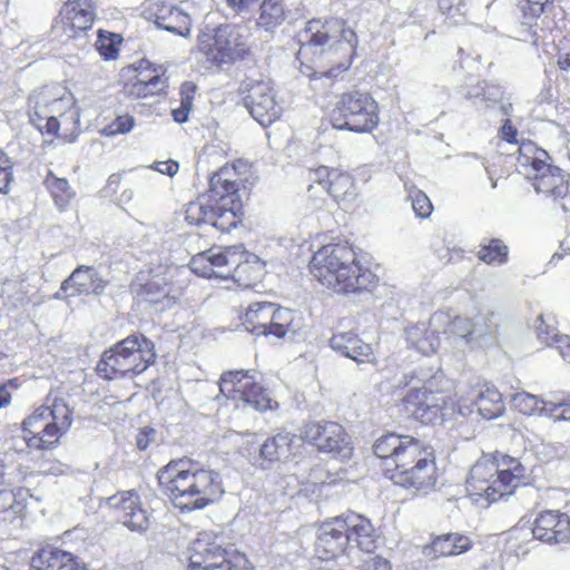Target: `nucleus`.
I'll return each mask as SVG.
<instances>
[{"label":"nucleus","mask_w":570,"mask_h":570,"mask_svg":"<svg viewBox=\"0 0 570 570\" xmlns=\"http://www.w3.org/2000/svg\"><path fill=\"white\" fill-rule=\"evenodd\" d=\"M247 171V163L239 159L214 173L207 191L187 205V223L196 226L210 225L222 232L236 227L237 212L242 207L239 186Z\"/></svg>","instance_id":"obj_1"},{"label":"nucleus","mask_w":570,"mask_h":570,"mask_svg":"<svg viewBox=\"0 0 570 570\" xmlns=\"http://www.w3.org/2000/svg\"><path fill=\"white\" fill-rule=\"evenodd\" d=\"M298 41L301 43L297 52L298 60L312 53L318 59L324 57L327 63L333 65L325 70H314L307 66L306 70L301 69L302 73L309 78L336 77L340 72L347 70L357 46L355 31L338 18L307 21L305 28L298 32Z\"/></svg>","instance_id":"obj_2"},{"label":"nucleus","mask_w":570,"mask_h":570,"mask_svg":"<svg viewBox=\"0 0 570 570\" xmlns=\"http://www.w3.org/2000/svg\"><path fill=\"white\" fill-rule=\"evenodd\" d=\"M158 482L181 511L204 509L224 493L219 473L187 458L173 460L158 472Z\"/></svg>","instance_id":"obj_3"},{"label":"nucleus","mask_w":570,"mask_h":570,"mask_svg":"<svg viewBox=\"0 0 570 570\" xmlns=\"http://www.w3.org/2000/svg\"><path fill=\"white\" fill-rule=\"evenodd\" d=\"M309 268L323 286L336 293L371 291L377 282L376 275L360 263L355 249L347 242L322 246L314 253Z\"/></svg>","instance_id":"obj_4"},{"label":"nucleus","mask_w":570,"mask_h":570,"mask_svg":"<svg viewBox=\"0 0 570 570\" xmlns=\"http://www.w3.org/2000/svg\"><path fill=\"white\" fill-rule=\"evenodd\" d=\"M527 469L509 455L482 456L470 470L466 492L478 504H490L507 495L525 480Z\"/></svg>","instance_id":"obj_5"},{"label":"nucleus","mask_w":570,"mask_h":570,"mask_svg":"<svg viewBox=\"0 0 570 570\" xmlns=\"http://www.w3.org/2000/svg\"><path fill=\"white\" fill-rule=\"evenodd\" d=\"M30 121L40 131L65 136L73 134L79 125L75 97L67 88L52 85L35 90L29 96Z\"/></svg>","instance_id":"obj_6"},{"label":"nucleus","mask_w":570,"mask_h":570,"mask_svg":"<svg viewBox=\"0 0 570 570\" xmlns=\"http://www.w3.org/2000/svg\"><path fill=\"white\" fill-rule=\"evenodd\" d=\"M72 424V410L62 397H48L23 421L27 445L36 450L53 448Z\"/></svg>","instance_id":"obj_7"},{"label":"nucleus","mask_w":570,"mask_h":570,"mask_svg":"<svg viewBox=\"0 0 570 570\" xmlns=\"http://www.w3.org/2000/svg\"><path fill=\"white\" fill-rule=\"evenodd\" d=\"M154 347L144 335H129L102 353L97 372L106 380L140 374L155 362Z\"/></svg>","instance_id":"obj_8"},{"label":"nucleus","mask_w":570,"mask_h":570,"mask_svg":"<svg viewBox=\"0 0 570 570\" xmlns=\"http://www.w3.org/2000/svg\"><path fill=\"white\" fill-rule=\"evenodd\" d=\"M549 155L532 142L518 147L517 170L532 183L538 194L552 200H563L568 194L566 174L557 166L548 164Z\"/></svg>","instance_id":"obj_9"},{"label":"nucleus","mask_w":570,"mask_h":570,"mask_svg":"<svg viewBox=\"0 0 570 570\" xmlns=\"http://www.w3.org/2000/svg\"><path fill=\"white\" fill-rule=\"evenodd\" d=\"M330 121L340 130L371 132L380 122L379 105L368 92H344L336 97L330 111Z\"/></svg>","instance_id":"obj_10"},{"label":"nucleus","mask_w":570,"mask_h":570,"mask_svg":"<svg viewBox=\"0 0 570 570\" xmlns=\"http://www.w3.org/2000/svg\"><path fill=\"white\" fill-rule=\"evenodd\" d=\"M198 50L213 66L229 67L249 55L248 35L236 24L219 26L198 36Z\"/></svg>","instance_id":"obj_11"},{"label":"nucleus","mask_w":570,"mask_h":570,"mask_svg":"<svg viewBox=\"0 0 570 570\" xmlns=\"http://www.w3.org/2000/svg\"><path fill=\"white\" fill-rule=\"evenodd\" d=\"M219 391L227 399L242 402L243 406H249L259 412L272 410L277 405L262 385L261 374L256 371L224 372L219 381Z\"/></svg>","instance_id":"obj_12"},{"label":"nucleus","mask_w":570,"mask_h":570,"mask_svg":"<svg viewBox=\"0 0 570 570\" xmlns=\"http://www.w3.org/2000/svg\"><path fill=\"white\" fill-rule=\"evenodd\" d=\"M436 464L433 452L421 443L415 446V452L404 465L399 464L390 474L394 484L403 487L413 493H428L438 480Z\"/></svg>","instance_id":"obj_13"},{"label":"nucleus","mask_w":570,"mask_h":570,"mask_svg":"<svg viewBox=\"0 0 570 570\" xmlns=\"http://www.w3.org/2000/svg\"><path fill=\"white\" fill-rule=\"evenodd\" d=\"M240 91L246 109L261 126L267 127L281 117L282 107L276 102L271 80L247 77L242 81Z\"/></svg>","instance_id":"obj_14"},{"label":"nucleus","mask_w":570,"mask_h":570,"mask_svg":"<svg viewBox=\"0 0 570 570\" xmlns=\"http://www.w3.org/2000/svg\"><path fill=\"white\" fill-rule=\"evenodd\" d=\"M303 441L313 443L321 452L341 460L352 455L353 448L342 425L335 422H309L301 431Z\"/></svg>","instance_id":"obj_15"},{"label":"nucleus","mask_w":570,"mask_h":570,"mask_svg":"<svg viewBox=\"0 0 570 570\" xmlns=\"http://www.w3.org/2000/svg\"><path fill=\"white\" fill-rule=\"evenodd\" d=\"M458 406L463 415L471 412V406H475L478 413L485 420L501 416L505 409L502 394L489 382L478 383L468 395H461Z\"/></svg>","instance_id":"obj_16"},{"label":"nucleus","mask_w":570,"mask_h":570,"mask_svg":"<svg viewBox=\"0 0 570 570\" xmlns=\"http://www.w3.org/2000/svg\"><path fill=\"white\" fill-rule=\"evenodd\" d=\"M242 254L243 245L229 246L217 253H202L191 258L190 268L203 277L228 279L232 277L235 263H237V255Z\"/></svg>","instance_id":"obj_17"},{"label":"nucleus","mask_w":570,"mask_h":570,"mask_svg":"<svg viewBox=\"0 0 570 570\" xmlns=\"http://www.w3.org/2000/svg\"><path fill=\"white\" fill-rule=\"evenodd\" d=\"M142 16L169 32L186 37L190 30V18L187 13L163 0H146Z\"/></svg>","instance_id":"obj_18"},{"label":"nucleus","mask_w":570,"mask_h":570,"mask_svg":"<svg viewBox=\"0 0 570 570\" xmlns=\"http://www.w3.org/2000/svg\"><path fill=\"white\" fill-rule=\"evenodd\" d=\"M419 443L413 436L389 433L375 441L373 451L384 460L386 471L392 473L399 464L404 465L411 459Z\"/></svg>","instance_id":"obj_19"},{"label":"nucleus","mask_w":570,"mask_h":570,"mask_svg":"<svg viewBox=\"0 0 570 570\" xmlns=\"http://www.w3.org/2000/svg\"><path fill=\"white\" fill-rule=\"evenodd\" d=\"M189 562L233 568L246 563V557L242 553L228 552L219 543L212 541L209 534L203 533L191 544Z\"/></svg>","instance_id":"obj_20"},{"label":"nucleus","mask_w":570,"mask_h":570,"mask_svg":"<svg viewBox=\"0 0 570 570\" xmlns=\"http://www.w3.org/2000/svg\"><path fill=\"white\" fill-rule=\"evenodd\" d=\"M347 528L342 517L321 524L315 543V551L320 559H334L348 550Z\"/></svg>","instance_id":"obj_21"},{"label":"nucleus","mask_w":570,"mask_h":570,"mask_svg":"<svg viewBox=\"0 0 570 570\" xmlns=\"http://www.w3.org/2000/svg\"><path fill=\"white\" fill-rule=\"evenodd\" d=\"M119 520L132 531L144 532L149 525V514L141 507L140 498L134 490L117 493L107 501Z\"/></svg>","instance_id":"obj_22"},{"label":"nucleus","mask_w":570,"mask_h":570,"mask_svg":"<svg viewBox=\"0 0 570 570\" xmlns=\"http://www.w3.org/2000/svg\"><path fill=\"white\" fill-rule=\"evenodd\" d=\"M446 321V314L434 313L430 321L419 322L404 330V337L407 345L423 355H430L440 347L439 328Z\"/></svg>","instance_id":"obj_23"},{"label":"nucleus","mask_w":570,"mask_h":570,"mask_svg":"<svg viewBox=\"0 0 570 570\" xmlns=\"http://www.w3.org/2000/svg\"><path fill=\"white\" fill-rule=\"evenodd\" d=\"M532 534L537 540L550 544L570 542L569 514L559 510L540 512L533 522Z\"/></svg>","instance_id":"obj_24"},{"label":"nucleus","mask_w":570,"mask_h":570,"mask_svg":"<svg viewBox=\"0 0 570 570\" xmlns=\"http://www.w3.org/2000/svg\"><path fill=\"white\" fill-rule=\"evenodd\" d=\"M301 441V438L288 431H279L263 442L255 464L262 470H268L276 462L287 461L295 454Z\"/></svg>","instance_id":"obj_25"},{"label":"nucleus","mask_w":570,"mask_h":570,"mask_svg":"<svg viewBox=\"0 0 570 570\" xmlns=\"http://www.w3.org/2000/svg\"><path fill=\"white\" fill-rule=\"evenodd\" d=\"M107 286L98 271L92 266L80 265L67 277L60 286V292H70L75 295H100Z\"/></svg>","instance_id":"obj_26"},{"label":"nucleus","mask_w":570,"mask_h":570,"mask_svg":"<svg viewBox=\"0 0 570 570\" xmlns=\"http://www.w3.org/2000/svg\"><path fill=\"white\" fill-rule=\"evenodd\" d=\"M331 347L337 353L355 361L356 363L374 362L372 345L363 342L353 332H341L334 334L330 340Z\"/></svg>","instance_id":"obj_27"},{"label":"nucleus","mask_w":570,"mask_h":570,"mask_svg":"<svg viewBox=\"0 0 570 570\" xmlns=\"http://www.w3.org/2000/svg\"><path fill=\"white\" fill-rule=\"evenodd\" d=\"M180 295V289L170 285L166 277L155 276L138 293L140 301L159 306V311L171 307Z\"/></svg>","instance_id":"obj_28"},{"label":"nucleus","mask_w":570,"mask_h":570,"mask_svg":"<svg viewBox=\"0 0 570 570\" xmlns=\"http://www.w3.org/2000/svg\"><path fill=\"white\" fill-rule=\"evenodd\" d=\"M344 521L348 528L346 534H348V549L355 547L362 551L371 552L375 549V531L368 519L361 514L351 513L344 518Z\"/></svg>","instance_id":"obj_29"},{"label":"nucleus","mask_w":570,"mask_h":570,"mask_svg":"<svg viewBox=\"0 0 570 570\" xmlns=\"http://www.w3.org/2000/svg\"><path fill=\"white\" fill-rule=\"evenodd\" d=\"M30 568L31 570H86L70 552L53 548L42 549L33 556Z\"/></svg>","instance_id":"obj_30"},{"label":"nucleus","mask_w":570,"mask_h":570,"mask_svg":"<svg viewBox=\"0 0 570 570\" xmlns=\"http://www.w3.org/2000/svg\"><path fill=\"white\" fill-rule=\"evenodd\" d=\"M62 21L72 30L85 31L90 29L95 11L91 0H68L60 11Z\"/></svg>","instance_id":"obj_31"},{"label":"nucleus","mask_w":570,"mask_h":570,"mask_svg":"<svg viewBox=\"0 0 570 570\" xmlns=\"http://www.w3.org/2000/svg\"><path fill=\"white\" fill-rule=\"evenodd\" d=\"M472 548V541L469 537L458 532L446 533L436 537L430 547L425 548V554L438 557L459 556Z\"/></svg>","instance_id":"obj_32"},{"label":"nucleus","mask_w":570,"mask_h":570,"mask_svg":"<svg viewBox=\"0 0 570 570\" xmlns=\"http://www.w3.org/2000/svg\"><path fill=\"white\" fill-rule=\"evenodd\" d=\"M232 279H234L239 286L249 287L254 282L261 278L264 272V265L259 258L243 248V254L237 255Z\"/></svg>","instance_id":"obj_33"},{"label":"nucleus","mask_w":570,"mask_h":570,"mask_svg":"<svg viewBox=\"0 0 570 570\" xmlns=\"http://www.w3.org/2000/svg\"><path fill=\"white\" fill-rule=\"evenodd\" d=\"M274 303L256 302L248 306L244 317L245 328L256 335H268L273 322Z\"/></svg>","instance_id":"obj_34"},{"label":"nucleus","mask_w":570,"mask_h":570,"mask_svg":"<svg viewBox=\"0 0 570 570\" xmlns=\"http://www.w3.org/2000/svg\"><path fill=\"white\" fill-rule=\"evenodd\" d=\"M326 191L343 207L351 205L357 196L353 178L341 170L333 173Z\"/></svg>","instance_id":"obj_35"},{"label":"nucleus","mask_w":570,"mask_h":570,"mask_svg":"<svg viewBox=\"0 0 570 570\" xmlns=\"http://www.w3.org/2000/svg\"><path fill=\"white\" fill-rule=\"evenodd\" d=\"M285 18L286 9L283 0H263L256 24L265 31L272 32L284 22Z\"/></svg>","instance_id":"obj_36"},{"label":"nucleus","mask_w":570,"mask_h":570,"mask_svg":"<svg viewBox=\"0 0 570 570\" xmlns=\"http://www.w3.org/2000/svg\"><path fill=\"white\" fill-rule=\"evenodd\" d=\"M511 402L524 415L546 416L551 399L544 400L528 392H518L512 396Z\"/></svg>","instance_id":"obj_37"},{"label":"nucleus","mask_w":570,"mask_h":570,"mask_svg":"<svg viewBox=\"0 0 570 570\" xmlns=\"http://www.w3.org/2000/svg\"><path fill=\"white\" fill-rule=\"evenodd\" d=\"M43 184L50 191L57 207L60 210L66 209L75 197V191L70 187L68 180L56 177L52 173H49L45 178Z\"/></svg>","instance_id":"obj_38"},{"label":"nucleus","mask_w":570,"mask_h":570,"mask_svg":"<svg viewBox=\"0 0 570 570\" xmlns=\"http://www.w3.org/2000/svg\"><path fill=\"white\" fill-rule=\"evenodd\" d=\"M509 248L499 238L482 243L476 253L478 258L488 265H504L508 262Z\"/></svg>","instance_id":"obj_39"},{"label":"nucleus","mask_w":570,"mask_h":570,"mask_svg":"<svg viewBox=\"0 0 570 570\" xmlns=\"http://www.w3.org/2000/svg\"><path fill=\"white\" fill-rule=\"evenodd\" d=\"M165 87V80L158 76H148L139 73L129 88L130 96L137 98H147L160 92Z\"/></svg>","instance_id":"obj_40"},{"label":"nucleus","mask_w":570,"mask_h":570,"mask_svg":"<svg viewBox=\"0 0 570 570\" xmlns=\"http://www.w3.org/2000/svg\"><path fill=\"white\" fill-rule=\"evenodd\" d=\"M293 322V311L274 304L273 322H271L268 335H274L278 338L286 336L287 333L294 332Z\"/></svg>","instance_id":"obj_41"},{"label":"nucleus","mask_w":570,"mask_h":570,"mask_svg":"<svg viewBox=\"0 0 570 570\" xmlns=\"http://www.w3.org/2000/svg\"><path fill=\"white\" fill-rule=\"evenodd\" d=\"M446 325L444 333L455 336L462 340L464 343L470 344L474 340L473 323L470 318L463 316H456L450 320L446 315V321L442 326Z\"/></svg>","instance_id":"obj_42"},{"label":"nucleus","mask_w":570,"mask_h":570,"mask_svg":"<svg viewBox=\"0 0 570 570\" xmlns=\"http://www.w3.org/2000/svg\"><path fill=\"white\" fill-rule=\"evenodd\" d=\"M196 86L191 82H184L180 87V106L174 108L171 114L176 122L183 124L188 120L193 107Z\"/></svg>","instance_id":"obj_43"},{"label":"nucleus","mask_w":570,"mask_h":570,"mask_svg":"<svg viewBox=\"0 0 570 570\" xmlns=\"http://www.w3.org/2000/svg\"><path fill=\"white\" fill-rule=\"evenodd\" d=\"M429 393V389L423 386H413L407 394L404 396L406 409L417 419L422 421L425 417L424 404Z\"/></svg>","instance_id":"obj_44"},{"label":"nucleus","mask_w":570,"mask_h":570,"mask_svg":"<svg viewBox=\"0 0 570 570\" xmlns=\"http://www.w3.org/2000/svg\"><path fill=\"white\" fill-rule=\"evenodd\" d=\"M405 188L415 215L420 218H428L433 209L430 198L415 186L407 187L405 184Z\"/></svg>","instance_id":"obj_45"},{"label":"nucleus","mask_w":570,"mask_h":570,"mask_svg":"<svg viewBox=\"0 0 570 570\" xmlns=\"http://www.w3.org/2000/svg\"><path fill=\"white\" fill-rule=\"evenodd\" d=\"M119 43L120 39L118 36L100 30L98 40L96 42V48L101 57H104L106 60H111L118 56Z\"/></svg>","instance_id":"obj_46"},{"label":"nucleus","mask_w":570,"mask_h":570,"mask_svg":"<svg viewBox=\"0 0 570 570\" xmlns=\"http://www.w3.org/2000/svg\"><path fill=\"white\" fill-rule=\"evenodd\" d=\"M470 320L473 323L474 340L491 335L495 332L497 323L492 312L478 314Z\"/></svg>","instance_id":"obj_47"},{"label":"nucleus","mask_w":570,"mask_h":570,"mask_svg":"<svg viewBox=\"0 0 570 570\" xmlns=\"http://www.w3.org/2000/svg\"><path fill=\"white\" fill-rule=\"evenodd\" d=\"M439 9L454 23H460L464 20L466 4L464 0H439Z\"/></svg>","instance_id":"obj_48"},{"label":"nucleus","mask_w":570,"mask_h":570,"mask_svg":"<svg viewBox=\"0 0 570 570\" xmlns=\"http://www.w3.org/2000/svg\"><path fill=\"white\" fill-rule=\"evenodd\" d=\"M534 326L538 340L547 346L554 347V336H562V334L558 333L553 324L549 323L542 315L538 316Z\"/></svg>","instance_id":"obj_49"},{"label":"nucleus","mask_w":570,"mask_h":570,"mask_svg":"<svg viewBox=\"0 0 570 570\" xmlns=\"http://www.w3.org/2000/svg\"><path fill=\"white\" fill-rule=\"evenodd\" d=\"M135 125L134 117L129 115H121L114 119L109 125L101 129V134L107 137H112L119 134L129 132Z\"/></svg>","instance_id":"obj_50"},{"label":"nucleus","mask_w":570,"mask_h":570,"mask_svg":"<svg viewBox=\"0 0 570 570\" xmlns=\"http://www.w3.org/2000/svg\"><path fill=\"white\" fill-rule=\"evenodd\" d=\"M546 417L554 421H570V400L551 399L550 405L546 410Z\"/></svg>","instance_id":"obj_51"},{"label":"nucleus","mask_w":570,"mask_h":570,"mask_svg":"<svg viewBox=\"0 0 570 570\" xmlns=\"http://www.w3.org/2000/svg\"><path fill=\"white\" fill-rule=\"evenodd\" d=\"M12 167L11 158L0 150V194H8L10 190V184L13 179Z\"/></svg>","instance_id":"obj_52"},{"label":"nucleus","mask_w":570,"mask_h":570,"mask_svg":"<svg viewBox=\"0 0 570 570\" xmlns=\"http://www.w3.org/2000/svg\"><path fill=\"white\" fill-rule=\"evenodd\" d=\"M504 96L505 91L502 87L499 85L485 82L481 101L484 104L485 108H494Z\"/></svg>","instance_id":"obj_53"},{"label":"nucleus","mask_w":570,"mask_h":570,"mask_svg":"<svg viewBox=\"0 0 570 570\" xmlns=\"http://www.w3.org/2000/svg\"><path fill=\"white\" fill-rule=\"evenodd\" d=\"M443 403L444 400L440 394L429 390L423 411L425 413L424 420L432 421L433 419H435L439 415V412L441 411Z\"/></svg>","instance_id":"obj_54"},{"label":"nucleus","mask_w":570,"mask_h":570,"mask_svg":"<svg viewBox=\"0 0 570 570\" xmlns=\"http://www.w3.org/2000/svg\"><path fill=\"white\" fill-rule=\"evenodd\" d=\"M334 171H338V169L330 168L327 166H320L311 173V180L322 186L323 189L327 190Z\"/></svg>","instance_id":"obj_55"},{"label":"nucleus","mask_w":570,"mask_h":570,"mask_svg":"<svg viewBox=\"0 0 570 570\" xmlns=\"http://www.w3.org/2000/svg\"><path fill=\"white\" fill-rule=\"evenodd\" d=\"M362 570H392V566L389 560L374 556L363 561Z\"/></svg>","instance_id":"obj_56"},{"label":"nucleus","mask_w":570,"mask_h":570,"mask_svg":"<svg viewBox=\"0 0 570 570\" xmlns=\"http://www.w3.org/2000/svg\"><path fill=\"white\" fill-rule=\"evenodd\" d=\"M554 347L559 351L561 357L570 363V336H554Z\"/></svg>","instance_id":"obj_57"},{"label":"nucleus","mask_w":570,"mask_h":570,"mask_svg":"<svg viewBox=\"0 0 570 570\" xmlns=\"http://www.w3.org/2000/svg\"><path fill=\"white\" fill-rule=\"evenodd\" d=\"M485 81H476L469 83L462 89V94L466 99H481Z\"/></svg>","instance_id":"obj_58"},{"label":"nucleus","mask_w":570,"mask_h":570,"mask_svg":"<svg viewBox=\"0 0 570 570\" xmlns=\"http://www.w3.org/2000/svg\"><path fill=\"white\" fill-rule=\"evenodd\" d=\"M500 134H501V137L503 140L510 142V144H515V145L518 144V140H517L518 130L512 125L510 119L504 120V122L501 127Z\"/></svg>","instance_id":"obj_59"},{"label":"nucleus","mask_w":570,"mask_h":570,"mask_svg":"<svg viewBox=\"0 0 570 570\" xmlns=\"http://www.w3.org/2000/svg\"><path fill=\"white\" fill-rule=\"evenodd\" d=\"M153 168L160 174L174 176L178 171L179 165L174 160L157 161L153 165Z\"/></svg>","instance_id":"obj_60"},{"label":"nucleus","mask_w":570,"mask_h":570,"mask_svg":"<svg viewBox=\"0 0 570 570\" xmlns=\"http://www.w3.org/2000/svg\"><path fill=\"white\" fill-rule=\"evenodd\" d=\"M258 0H226L227 4L237 13H248Z\"/></svg>","instance_id":"obj_61"},{"label":"nucleus","mask_w":570,"mask_h":570,"mask_svg":"<svg viewBox=\"0 0 570 570\" xmlns=\"http://www.w3.org/2000/svg\"><path fill=\"white\" fill-rule=\"evenodd\" d=\"M187 570H233V568L223 567H209L208 564L189 562Z\"/></svg>","instance_id":"obj_62"},{"label":"nucleus","mask_w":570,"mask_h":570,"mask_svg":"<svg viewBox=\"0 0 570 570\" xmlns=\"http://www.w3.org/2000/svg\"><path fill=\"white\" fill-rule=\"evenodd\" d=\"M499 106V109L503 116H509L512 111V102L510 98H505V96L502 98L501 101L497 104Z\"/></svg>","instance_id":"obj_63"},{"label":"nucleus","mask_w":570,"mask_h":570,"mask_svg":"<svg viewBox=\"0 0 570 570\" xmlns=\"http://www.w3.org/2000/svg\"><path fill=\"white\" fill-rule=\"evenodd\" d=\"M558 66L562 70H568L570 68V51L559 58Z\"/></svg>","instance_id":"obj_64"}]
</instances>
